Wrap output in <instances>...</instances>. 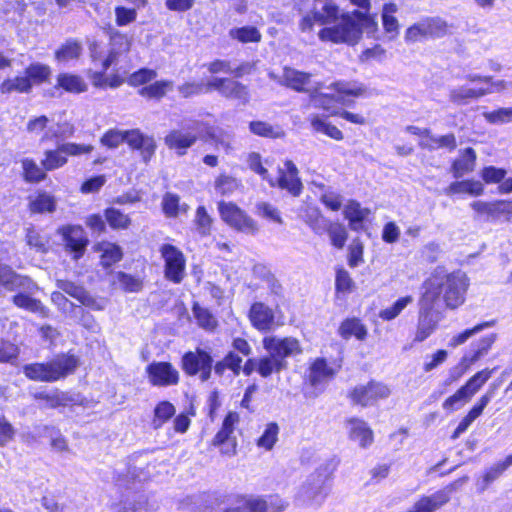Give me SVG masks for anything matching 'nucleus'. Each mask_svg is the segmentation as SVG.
Here are the masks:
<instances>
[{"instance_id": "f257e3e1", "label": "nucleus", "mask_w": 512, "mask_h": 512, "mask_svg": "<svg viewBox=\"0 0 512 512\" xmlns=\"http://www.w3.org/2000/svg\"><path fill=\"white\" fill-rule=\"evenodd\" d=\"M469 286L470 279L465 272L456 270L444 273L436 269L424 282L425 291L422 296L428 305L442 299L448 309L454 310L465 302Z\"/></svg>"}, {"instance_id": "f03ea898", "label": "nucleus", "mask_w": 512, "mask_h": 512, "mask_svg": "<svg viewBox=\"0 0 512 512\" xmlns=\"http://www.w3.org/2000/svg\"><path fill=\"white\" fill-rule=\"evenodd\" d=\"M79 365L74 355L61 354L46 363H33L23 368L27 378L41 382H55L72 374Z\"/></svg>"}, {"instance_id": "7ed1b4c3", "label": "nucleus", "mask_w": 512, "mask_h": 512, "mask_svg": "<svg viewBox=\"0 0 512 512\" xmlns=\"http://www.w3.org/2000/svg\"><path fill=\"white\" fill-rule=\"evenodd\" d=\"M332 26L322 28L318 37L321 41H330L335 44L345 43L354 45L360 40V30L357 26L356 10L343 13Z\"/></svg>"}, {"instance_id": "20e7f679", "label": "nucleus", "mask_w": 512, "mask_h": 512, "mask_svg": "<svg viewBox=\"0 0 512 512\" xmlns=\"http://www.w3.org/2000/svg\"><path fill=\"white\" fill-rule=\"evenodd\" d=\"M323 85L316 83L313 89H307V93L310 96V101L315 108H322L331 113L334 111V103H343L346 95L359 96L363 93V89L358 87L356 84L344 81H338L333 83L330 88L336 91V94L321 93Z\"/></svg>"}, {"instance_id": "39448f33", "label": "nucleus", "mask_w": 512, "mask_h": 512, "mask_svg": "<svg viewBox=\"0 0 512 512\" xmlns=\"http://www.w3.org/2000/svg\"><path fill=\"white\" fill-rule=\"evenodd\" d=\"M327 479L325 468L316 469L300 485L295 501L301 506H320L328 495Z\"/></svg>"}, {"instance_id": "423d86ee", "label": "nucleus", "mask_w": 512, "mask_h": 512, "mask_svg": "<svg viewBox=\"0 0 512 512\" xmlns=\"http://www.w3.org/2000/svg\"><path fill=\"white\" fill-rule=\"evenodd\" d=\"M447 24L438 17H427L405 30L404 40L407 44H414L429 38H439L446 34Z\"/></svg>"}, {"instance_id": "0eeeda50", "label": "nucleus", "mask_w": 512, "mask_h": 512, "mask_svg": "<svg viewBox=\"0 0 512 512\" xmlns=\"http://www.w3.org/2000/svg\"><path fill=\"white\" fill-rule=\"evenodd\" d=\"M494 371L495 369L486 368L474 374L463 386L443 402V408L452 411L456 409V405L459 402L468 403L490 379Z\"/></svg>"}, {"instance_id": "6e6552de", "label": "nucleus", "mask_w": 512, "mask_h": 512, "mask_svg": "<svg viewBox=\"0 0 512 512\" xmlns=\"http://www.w3.org/2000/svg\"><path fill=\"white\" fill-rule=\"evenodd\" d=\"M340 15V9L333 1L314 4L312 10L299 21V29L303 33L311 32L315 23L329 25L337 22Z\"/></svg>"}, {"instance_id": "1a4fd4ad", "label": "nucleus", "mask_w": 512, "mask_h": 512, "mask_svg": "<svg viewBox=\"0 0 512 512\" xmlns=\"http://www.w3.org/2000/svg\"><path fill=\"white\" fill-rule=\"evenodd\" d=\"M218 210L221 219L235 230L251 235L258 232L257 223L236 204L220 201Z\"/></svg>"}, {"instance_id": "9d476101", "label": "nucleus", "mask_w": 512, "mask_h": 512, "mask_svg": "<svg viewBox=\"0 0 512 512\" xmlns=\"http://www.w3.org/2000/svg\"><path fill=\"white\" fill-rule=\"evenodd\" d=\"M207 90L217 91L222 97L246 105L250 100L246 85L233 78L214 77L207 82Z\"/></svg>"}, {"instance_id": "9b49d317", "label": "nucleus", "mask_w": 512, "mask_h": 512, "mask_svg": "<svg viewBox=\"0 0 512 512\" xmlns=\"http://www.w3.org/2000/svg\"><path fill=\"white\" fill-rule=\"evenodd\" d=\"M164 260V274L166 279L173 283H181L185 276L186 259L181 250L171 244H164L160 248Z\"/></svg>"}, {"instance_id": "f8f14e48", "label": "nucleus", "mask_w": 512, "mask_h": 512, "mask_svg": "<svg viewBox=\"0 0 512 512\" xmlns=\"http://www.w3.org/2000/svg\"><path fill=\"white\" fill-rule=\"evenodd\" d=\"M212 356L202 349L196 351H189L182 357V369L187 375L195 376L199 374L202 382L210 379L212 373Z\"/></svg>"}, {"instance_id": "ddd939ff", "label": "nucleus", "mask_w": 512, "mask_h": 512, "mask_svg": "<svg viewBox=\"0 0 512 512\" xmlns=\"http://www.w3.org/2000/svg\"><path fill=\"white\" fill-rule=\"evenodd\" d=\"M390 394L391 390L386 384L370 381L367 384L356 386L350 392L349 397L354 404L367 407L374 405L378 400L388 398Z\"/></svg>"}, {"instance_id": "4468645a", "label": "nucleus", "mask_w": 512, "mask_h": 512, "mask_svg": "<svg viewBox=\"0 0 512 512\" xmlns=\"http://www.w3.org/2000/svg\"><path fill=\"white\" fill-rule=\"evenodd\" d=\"M150 384L158 387L177 385L179 372L170 362H152L146 367Z\"/></svg>"}, {"instance_id": "2eb2a0df", "label": "nucleus", "mask_w": 512, "mask_h": 512, "mask_svg": "<svg viewBox=\"0 0 512 512\" xmlns=\"http://www.w3.org/2000/svg\"><path fill=\"white\" fill-rule=\"evenodd\" d=\"M263 347L268 353L280 360H285L287 357H293L302 352L299 341L293 337H265Z\"/></svg>"}, {"instance_id": "dca6fc26", "label": "nucleus", "mask_w": 512, "mask_h": 512, "mask_svg": "<svg viewBox=\"0 0 512 512\" xmlns=\"http://www.w3.org/2000/svg\"><path fill=\"white\" fill-rule=\"evenodd\" d=\"M58 233L63 237L66 249L74 253L73 258L77 260L82 257L88 245L84 229L78 225H67L59 228Z\"/></svg>"}, {"instance_id": "f3484780", "label": "nucleus", "mask_w": 512, "mask_h": 512, "mask_svg": "<svg viewBox=\"0 0 512 512\" xmlns=\"http://www.w3.org/2000/svg\"><path fill=\"white\" fill-rule=\"evenodd\" d=\"M435 304L428 305L424 301V297H421L420 300V312H419V320L417 325V331L415 334L414 341L422 342L426 338H428L433 331L436 329L439 322V314L434 311Z\"/></svg>"}, {"instance_id": "a211bd4d", "label": "nucleus", "mask_w": 512, "mask_h": 512, "mask_svg": "<svg viewBox=\"0 0 512 512\" xmlns=\"http://www.w3.org/2000/svg\"><path fill=\"white\" fill-rule=\"evenodd\" d=\"M496 392V386L492 385L489 387V389L486 391L485 394H483L478 402L471 408V410L468 412V414L460 421L457 428L455 429L452 439H457L462 433H464L469 426L472 424L474 420H476L483 412V410L486 408V406L490 403L492 398L494 397Z\"/></svg>"}, {"instance_id": "6ab92c4d", "label": "nucleus", "mask_w": 512, "mask_h": 512, "mask_svg": "<svg viewBox=\"0 0 512 512\" xmlns=\"http://www.w3.org/2000/svg\"><path fill=\"white\" fill-rule=\"evenodd\" d=\"M285 168H279V177L277 185L281 189L289 191L293 196H298L302 190V183L298 177V169L295 164L287 160Z\"/></svg>"}, {"instance_id": "aec40b11", "label": "nucleus", "mask_w": 512, "mask_h": 512, "mask_svg": "<svg viewBox=\"0 0 512 512\" xmlns=\"http://www.w3.org/2000/svg\"><path fill=\"white\" fill-rule=\"evenodd\" d=\"M346 428L348 429L350 440L358 442L360 447L367 448L372 444L374 439L373 431L364 420L350 418L346 421Z\"/></svg>"}, {"instance_id": "412c9836", "label": "nucleus", "mask_w": 512, "mask_h": 512, "mask_svg": "<svg viewBox=\"0 0 512 512\" xmlns=\"http://www.w3.org/2000/svg\"><path fill=\"white\" fill-rule=\"evenodd\" d=\"M274 312L266 304L255 302L249 311V319L252 325L260 331H268L274 324Z\"/></svg>"}, {"instance_id": "4be33fe9", "label": "nucleus", "mask_w": 512, "mask_h": 512, "mask_svg": "<svg viewBox=\"0 0 512 512\" xmlns=\"http://www.w3.org/2000/svg\"><path fill=\"white\" fill-rule=\"evenodd\" d=\"M311 74L296 70L294 68L285 67L279 82L298 92H306L307 89H313L311 84Z\"/></svg>"}, {"instance_id": "5701e85b", "label": "nucleus", "mask_w": 512, "mask_h": 512, "mask_svg": "<svg viewBox=\"0 0 512 512\" xmlns=\"http://www.w3.org/2000/svg\"><path fill=\"white\" fill-rule=\"evenodd\" d=\"M111 48L108 56L103 59L102 67L107 70L110 66L118 63L119 58L128 53L130 50L129 38L119 32H115L111 35Z\"/></svg>"}, {"instance_id": "b1692460", "label": "nucleus", "mask_w": 512, "mask_h": 512, "mask_svg": "<svg viewBox=\"0 0 512 512\" xmlns=\"http://www.w3.org/2000/svg\"><path fill=\"white\" fill-rule=\"evenodd\" d=\"M448 503L446 492H434L430 495H422L407 512H436Z\"/></svg>"}, {"instance_id": "393cba45", "label": "nucleus", "mask_w": 512, "mask_h": 512, "mask_svg": "<svg viewBox=\"0 0 512 512\" xmlns=\"http://www.w3.org/2000/svg\"><path fill=\"white\" fill-rule=\"evenodd\" d=\"M37 286L31 290L24 289V287L16 288L19 292L13 296V303L22 309L37 313L42 317L48 316V309L41 303L40 300L32 298L29 294L32 293Z\"/></svg>"}, {"instance_id": "a878e982", "label": "nucleus", "mask_w": 512, "mask_h": 512, "mask_svg": "<svg viewBox=\"0 0 512 512\" xmlns=\"http://www.w3.org/2000/svg\"><path fill=\"white\" fill-rule=\"evenodd\" d=\"M487 95H489L487 90H476V88L462 85L450 89L448 99L454 105L463 106Z\"/></svg>"}, {"instance_id": "bb28decb", "label": "nucleus", "mask_w": 512, "mask_h": 512, "mask_svg": "<svg viewBox=\"0 0 512 512\" xmlns=\"http://www.w3.org/2000/svg\"><path fill=\"white\" fill-rule=\"evenodd\" d=\"M197 140V135L191 132L181 130H172L165 137V144L170 149L177 150L179 155H184L186 150L193 146Z\"/></svg>"}, {"instance_id": "cd10ccee", "label": "nucleus", "mask_w": 512, "mask_h": 512, "mask_svg": "<svg viewBox=\"0 0 512 512\" xmlns=\"http://www.w3.org/2000/svg\"><path fill=\"white\" fill-rule=\"evenodd\" d=\"M0 285L11 291L20 287L27 290L35 287V283L30 278L16 274L9 267L0 268Z\"/></svg>"}, {"instance_id": "c85d7f7f", "label": "nucleus", "mask_w": 512, "mask_h": 512, "mask_svg": "<svg viewBox=\"0 0 512 512\" xmlns=\"http://www.w3.org/2000/svg\"><path fill=\"white\" fill-rule=\"evenodd\" d=\"M36 398L45 400L49 408L66 407L80 403L78 395L58 390L51 393L41 392L36 395Z\"/></svg>"}, {"instance_id": "c756f323", "label": "nucleus", "mask_w": 512, "mask_h": 512, "mask_svg": "<svg viewBox=\"0 0 512 512\" xmlns=\"http://www.w3.org/2000/svg\"><path fill=\"white\" fill-rule=\"evenodd\" d=\"M476 163V152L473 148H466L461 152V155L452 164V172L455 178H460L464 174L470 173L474 170Z\"/></svg>"}, {"instance_id": "7c9ffc66", "label": "nucleus", "mask_w": 512, "mask_h": 512, "mask_svg": "<svg viewBox=\"0 0 512 512\" xmlns=\"http://www.w3.org/2000/svg\"><path fill=\"white\" fill-rule=\"evenodd\" d=\"M95 250L100 253L101 263L104 267H110L123 257L121 247L108 241L98 243Z\"/></svg>"}, {"instance_id": "2f4dec72", "label": "nucleus", "mask_w": 512, "mask_h": 512, "mask_svg": "<svg viewBox=\"0 0 512 512\" xmlns=\"http://www.w3.org/2000/svg\"><path fill=\"white\" fill-rule=\"evenodd\" d=\"M56 88H62L66 92L79 94L87 90L84 79L71 73H60L57 76Z\"/></svg>"}, {"instance_id": "473e14b6", "label": "nucleus", "mask_w": 512, "mask_h": 512, "mask_svg": "<svg viewBox=\"0 0 512 512\" xmlns=\"http://www.w3.org/2000/svg\"><path fill=\"white\" fill-rule=\"evenodd\" d=\"M254 501V509L257 512H283L288 507V502L278 495L254 496Z\"/></svg>"}, {"instance_id": "72a5a7b5", "label": "nucleus", "mask_w": 512, "mask_h": 512, "mask_svg": "<svg viewBox=\"0 0 512 512\" xmlns=\"http://www.w3.org/2000/svg\"><path fill=\"white\" fill-rule=\"evenodd\" d=\"M467 81L472 83H483L486 84L485 87L476 88V90H487L489 91V95L493 93L502 92L507 88V82L504 80H495L493 76L490 75H480L476 73H469L464 77Z\"/></svg>"}, {"instance_id": "f704fd0d", "label": "nucleus", "mask_w": 512, "mask_h": 512, "mask_svg": "<svg viewBox=\"0 0 512 512\" xmlns=\"http://www.w3.org/2000/svg\"><path fill=\"white\" fill-rule=\"evenodd\" d=\"M333 374L334 371L328 366L326 360L324 358H317L310 366L308 378L312 386H317L332 377Z\"/></svg>"}, {"instance_id": "c9c22d12", "label": "nucleus", "mask_w": 512, "mask_h": 512, "mask_svg": "<svg viewBox=\"0 0 512 512\" xmlns=\"http://www.w3.org/2000/svg\"><path fill=\"white\" fill-rule=\"evenodd\" d=\"M338 333L343 339H349L354 336L362 341L367 336V329L359 319L348 318L341 323Z\"/></svg>"}, {"instance_id": "e433bc0d", "label": "nucleus", "mask_w": 512, "mask_h": 512, "mask_svg": "<svg viewBox=\"0 0 512 512\" xmlns=\"http://www.w3.org/2000/svg\"><path fill=\"white\" fill-rule=\"evenodd\" d=\"M287 366L286 360H280L270 353L258 359V373L264 378L287 369Z\"/></svg>"}, {"instance_id": "4c0bfd02", "label": "nucleus", "mask_w": 512, "mask_h": 512, "mask_svg": "<svg viewBox=\"0 0 512 512\" xmlns=\"http://www.w3.org/2000/svg\"><path fill=\"white\" fill-rule=\"evenodd\" d=\"M112 283L124 292L128 293H137L143 288V282L139 277L122 271H118L113 275Z\"/></svg>"}, {"instance_id": "58836bf2", "label": "nucleus", "mask_w": 512, "mask_h": 512, "mask_svg": "<svg viewBox=\"0 0 512 512\" xmlns=\"http://www.w3.org/2000/svg\"><path fill=\"white\" fill-rule=\"evenodd\" d=\"M176 413V409L169 401H161L154 408V415L151 421L153 429H160Z\"/></svg>"}, {"instance_id": "ea45409f", "label": "nucleus", "mask_w": 512, "mask_h": 512, "mask_svg": "<svg viewBox=\"0 0 512 512\" xmlns=\"http://www.w3.org/2000/svg\"><path fill=\"white\" fill-rule=\"evenodd\" d=\"M302 219L316 234H322L326 229L327 220L317 207L307 206L303 211Z\"/></svg>"}, {"instance_id": "a19ab883", "label": "nucleus", "mask_w": 512, "mask_h": 512, "mask_svg": "<svg viewBox=\"0 0 512 512\" xmlns=\"http://www.w3.org/2000/svg\"><path fill=\"white\" fill-rule=\"evenodd\" d=\"M162 209L167 217L175 218L179 213H186L189 206L180 203V197L177 194L167 192L162 199Z\"/></svg>"}, {"instance_id": "79ce46f5", "label": "nucleus", "mask_w": 512, "mask_h": 512, "mask_svg": "<svg viewBox=\"0 0 512 512\" xmlns=\"http://www.w3.org/2000/svg\"><path fill=\"white\" fill-rule=\"evenodd\" d=\"M173 87L174 83L172 81L160 80L142 87L139 90V94L149 99H161L168 91H171Z\"/></svg>"}, {"instance_id": "37998d69", "label": "nucleus", "mask_w": 512, "mask_h": 512, "mask_svg": "<svg viewBox=\"0 0 512 512\" xmlns=\"http://www.w3.org/2000/svg\"><path fill=\"white\" fill-rule=\"evenodd\" d=\"M496 340V334H490L481 338L476 344L473 345V351L469 355H465V361L472 365L484 357L493 343Z\"/></svg>"}, {"instance_id": "c03bdc74", "label": "nucleus", "mask_w": 512, "mask_h": 512, "mask_svg": "<svg viewBox=\"0 0 512 512\" xmlns=\"http://www.w3.org/2000/svg\"><path fill=\"white\" fill-rule=\"evenodd\" d=\"M82 53V45L75 39H68L55 52V58L61 62L77 59Z\"/></svg>"}, {"instance_id": "a18cd8bd", "label": "nucleus", "mask_w": 512, "mask_h": 512, "mask_svg": "<svg viewBox=\"0 0 512 512\" xmlns=\"http://www.w3.org/2000/svg\"><path fill=\"white\" fill-rule=\"evenodd\" d=\"M250 131L258 136L267 138H282L284 131L279 126H273L264 121H252L249 124Z\"/></svg>"}, {"instance_id": "49530a36", "label": "nucleus", "mask_w": 512, "mask_h": 512, "mask_svg": "<svg viewBox=\"0 0 512 512\" xmlns=\"http://www.w3.org/2000/svg\"><path fill=\"white\" fill-rule=\"evenodd\" d=\"M32 88V84L27 76L7 79L0 85V92L7 94L11 92L28 93Z\"/></svg>"}, {"instance_id": "de8ad7c7", "label": "nucleus", "mask_w": 512, "mask_h": 512, "mask_svg": "<svg viewBox=\"0 0 512 512\" xmlns=\"http://www.w3.org/2000/svg\"><path fill=\"white\" fill-rule=\"evenodd\" d=\"M65 155L67 154L60 150V145L56 150H47L45 158L41 161L44 170L52 171L64 166L67 162Z\"/></svg>"}, {"instance_id": "09e8293b", "label": "nucleus", "mask_w": 512, "mask_h": 512, "mask_svg": "<svg viewBox=\"0 0 512 512\" xmlns=\"http://www.w3.org/2000/svg\"><path fill=\"white\" fill-rule=\"evenodd\" d=\"M413 302L412 296H405L399 298L392 306L387 307L380 311L379 317L385 321H391L398 317L401 312Z\"/></svg>"}, {"instance_id": "8fccbe9b", "label": "nucleus", "mask_w": 512, "mask_h": 512, "mask_svg": "<svg viewBox=\"0 0 512 512\" xmlns=\"http://www.w3.org/2000/svg\"><path fill=\"white\" fill-rule=\"evenodd\" d=\"M25 74L30 82L39 84L49 79L51 68L46 64L33 63L25 69Z\"/></svg>"}, {"instance_id": "3c124183", "label": "nucleus", "mask_w": 512, "mask_h": 512, "mask_svg": "<svg viewBox=\"0 0 512 512\" xmlns=\"http://www.w3.org/2000/svg\"><path fill=\"white\" fill-rule=\"evenodd\" d=\"M325 231H327L331 244L334 247L342 249L345 246L348 234L343 225L338 223H327Z\"/></svg>"}, {"instance_id": "603ef678", "label": "nucleus", "mask_w": 512, "mask_h": 512, "mask_svg": "<svg viewBox=\"0 0 512 512\" xmlns=\"http://www.w3.org/2000/svg\"><path fill=\"white\" fill-rule=\"evenodd\" d=\"M193 314L201 328L207 331H213L217 327L218 322L208 309L194 305Z\"/></svg>"}, {"instance_id": "864d4df0", "label": "nucleus", "mask_w": 512, "mask_h": 512, "mask_svg": "<svg viewBox=\"0 0 512 512\" xmlns=\"http://www.w3.org/2000/svg\"><path fill=\"white\" fill-rule=\"evenodd\" d=\"M254 496H237L222 512H257L254 509Z\"/></svg>"}, {"instance_id": "5fc2aeb1", "label": "nucleus", "mask_w": 512, "mask_h": 512, "mask_svg": "<svg viewBox=\"0 0 512 512\" xmlns=\"http://www.w3.org/2000/svg\"><path fill=\"white\" fill-rule=\"evenodd\" d=\"M230 36L242 43L259 42L261 40V33L257 28L252 26L232 29Z\"/></svg>"}, {"instance_id": "6e6d98bb", "label": "nucleus", "mask_w": 512, "mask_h": 512, "mask_svg": "<svg viewBox=\"0 0 512 512\" xmlns=\"http://www.w3.org/2000/svg\"><path fill=\"white\" fill-rule=\"evenodd\" d=\"M279 427L276 423H269L260 438L257 440V446L269 451L275 445L278 439Z\"/></svg>"}, {"instance_id": "4d7b16f0", "label": "nucleus", "mask_w": 512, "mask_h": 512, "mask_svg": "<svg viewBox=\"0 0 512 512\" xmlns=\"http://www.w3.org/2000/svg\"><path fill=\"white\" fill-rule=\"evenodd\" d=\"M483 117L490 124L502 125L512 122V107H502L490 112H484Z\"/></svg>"}, {"instance_id": "13d9d810", "label": "nucleus", "mask_w": 512, "mask_h": 512, "mask_svg": "<svg viewBox=\"0 0 512 512\" xmlns=\"http://www.w3.org/2000/svg\"><path fill=\"white\" fill-rule=\"evenodd\" d=\"M214 187L217 193L227 196L239 188V182L234 177L221 174L216 178Z\"/></svg>"}, {"instance_id": "bf43d9fd", "label": "nucleus", "mask_w": 512, "mask_h": 512, "mask_svg": "<svg viewBox=\"0 0 512 512\" xmlns=\"http://www.w3.org/2000/svg\"><path fill=\"white\" fill-rule=\"evenodd\" d=\"M105 217L109 225L114 229H126L130 225L128 215L115 208H109L105 211Z\"/></svg>"}, {"instance_id": "052dcab7", "label": "nucleus", "mask_w": 512, "mask_h": 512, "mask_svg": "<svg viewBox=\"0 0 512 512\" xmlns=\"http://www.w3.org/2000/svg\"><path fill=\"white\" fill-rule=\"evenodd\" d=\"M207 135L217 146H220L225 150L232 149L233 136L231 133L219 128L211 127L207 129Z\"/></svg>"}, {"instance_id": "680f3d73", "label": "nucleus", "mask_w": 512, "mask_h": 512, "mask_svg": "<svg viewBox=\"0 0 512 512\" xmlns=\"http://www.w3.org/2000/svg\"><path fill=\"white\" fill-rule=\"evenodd\" d=\"M194 222L200 235L207 236L210 234L213 220L204 206L197 208Z\"/></svg>"}, {"instance_id": "e2e57ef3", "label": "nucleus", "mask_w": 512, "mask_h": 512, "mask_svg": "<svg viewBox=\"0 0 512 512\" xmlns=\"http://www.w3.org/2000/svg\"><path fill=\"white\" fill-rule=\"evenodd\" d=\"M56 203L53 196L43 193L30 203V209L34 213L53 212Z\"/></svg>"}, {"instance_id": "0e129e2a", "label": "nucleus", "mask_w": 512, "mask_h": 512, "mask_svg": "<svg viewBox=\"0 0 512 512\" xmlns=\"http://www.w3.org/2000/svg\"><path fill=\"white\" fill-rule=\"evenodd\" d=\"M22 167L26 181L39 182L46 177L43 169H41L32 159H24L22 161Z\"/></svg>"}, {"instance_id": "69168bd1", "label": "nucleus", "mask_w": 512, "mask_h": 512, "mask_svg": "<svg viewBox=\"0 0 512 512\" xmlns=\"http://www.w3.org/2000/svg\"><path fill=\"white\" fill-rule=\"evenodd\" d=\"M178 92L183 98H190L192 96L200 95L202 93L211 92L207 90V83L203 82H185L178 86Z\"/></svg>"}, {"instance_id": "338daca9", "label": "nucleus", "mask_w": 512, "mask_h": 512, "mask_svg": "<svg viewBox=\"0 0 512 512\" xmlns=\"http://www.w3.org/2000/svg\"><path fill=\"white\" fill-rule=\"evenodd\" d=\"M501 216H505L507 220L512 216V200H496L491 202V213L492 219H498Z\"/></svg>"}, {"instance_id": "774afa93", "label": "nucleus", "mask_w": 512, "mask_h": 512, "mask_svg": "<svg viewBox=\"0 0 512 512\" xmlns=\"http://www.w3.org/2000/svg\"><path fill=\"white\" fill-rule=\"evenodd\" d=\"M354 281L349 272L344 268H339L336 271L335 287L338 292L348 293L354 288Z\"/></svg>"}]
</instances>
